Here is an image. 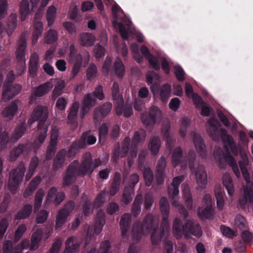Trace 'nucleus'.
Listing matches in <instances>:
<instances>
[{
    "instance_id": "nucleus-9",
    "label": "nucleus",
    "mask_w": 253,
    "mask_h": 253,
    "mask_svg": "<svg viewBox=\"0 0 253 253\" xmlns=\"http://www.w3.org/2000/svg\"><path fill=\"white\" fill-rule=\"evenodd\" d=\"M26 46V42L25 39L21 37L19 39L18 47L16 52V59L18 62V65L16 69V76L21 75L25 69V55Z\"/></svg>"
},
{
    "instance_id": "nucleus-5",
    "label": "nucleus",
    "mask_w": 253,
    "mask_h": 253,
    "mask_svg": "<svg viewBox=\"0 0 253 253\" xmlns=\"http://www.w3.org/2000/svg\"><path fill=\"white\" fill-rule=\"evenodd\" d=\"M48 117V109L45 106L39 105L33 110V123L39 121L37 131V137L33 142V149L34 152L39 149L46 137L49 124L46 123Z\"/></svg>"
},
{
    "instance_id": "nucleus-48",
    "label": "nucleus",
    "mask_w": 253,
    "mask_h": 253,
    "mask_svg": "<svg viewBox=\"0 0 253 253\" xmlns=\"http://www.w3.org/2000/svg\"><path fill=\"white\" fill-rule=\"evenodd\" d=\"M29 12V1L28 0H23L20 6V13L21 21H24Z\"/></svg>"
},
{
    "instance_id": "nucleus-11",
    "label": "nucleus",
    "mask_w": 253,
    "mask_h": 253,
    "mask_svg": "<svg viewBox=\"0 0 253 253\" xmlns=\"http://www.w3.org/2000/svg\"><path fill=\"white\" fill-rule=\"evenodd\" d=\"M203 207L198 208V214L201 219H210L214 215V210L212 207L211 196L209 194H206L202 201Z\"/></svg>"
},
{
    "instance_id": "nucleus-12",
    "label": "nucleus",
    "mask_w": 253,
    "mask_h": 253,
    "mask_svg": "<svg viewBox=\"0 0 253 253\" xmlns=\"http://www.w3.org/2000/svg\"><path fill=\"white\" fill-rule=\"evenodd\" d=\"M21 90V86L18 84H9L4 83L2 88V99L7 101L17 95Z\"/></svg>"
},
{
    "instance_id": "nucleus-27",
    "label": "nucleus",
    "mask_w": 253,
    "mask_h": 253,
    "mask_svg": "<svg viewBox=\"0 0 253 253\" xmlns=\"http://www.w3.org/2000/svg\"><path fill=\"white\" fill-rule=\"evenodd\" d=\"M81 141L74 142L68 150H66V156L69 158H74L80 149L84 148V143Z\"/></svg>"
},
{
    "instance_id": "nucleus-15",
    "label": "nucleus",
    "mask_w": 253,
    "mask_h": 253,
    "mask_svg": "<svg viewBox=\"0 0 253 253\" xmlns=\"http://www.w3.org/2000/svg\"><path fill=\"white\" fill-rule=\"evenodd\" d=\"M208 124L207 132L209 135L213 140H218L219 135L220 136V130H219V127L221 126L220 122L217 119L211 118L208 121Z\"/></svg>"
},
{
    "instance_id": "nucleus-64",
    "label": "nucleus",
    "mask_w": 253,
    "mask_h": 253,
    "mask_svg": "<svg viewBox=\"0 0 253 253\" xmlns=\"http://www.w3.org/2000/svg\"><path fill=\"white\" fill-rule=\"evenodd\" d=\"M62 245L60 240H56L49 250V253H58Z\"/></svg>"
},
{
    "instance_id": "nucleus-4",
    "label": "nucleus",
    "mask_w": 253,
    "mask_h": 253,
    "mask_svg": "<svg viewBox=\"0 0 253 253\" xmlns=\"http://www.w3.org/2000/svg\"><path fill=\"white\" fill-rule=\"evenodd\" d=\"M179 212L185 219L184 224L179 218H175L173 221L172 232L173 235L177 238H180L182 235L188 238L190 235H194L197 238L201 236L202 231L199 223H195L193 220L188 219V212L184 208L179 209Z\"/></svg>"
},
{
    "instance_id": "nucleus-1",
    "label": "nucleus",
    "mask_w": 253,
    "mask_h": 253,
    "mask_svg": "<svg viewBox=\"0 0 253 253\" xmlns=\"http://www.w3.org/2000/svg\"><path fill=\"white\" fill-rule=\"evenodd\" d=\"M160 210L163 218L159 229V223L155 222L154 217L151 214H147L144 218L142 223L135 222L132 229V237L133 239L139 240L143 235H147L152 232L151 240L153 245H158L164 237L165 232L169 228L168 218L169 213V203L165 197L160 201Z\"/></svg>"
},
{
    "instance_id": "nucleus-16",
    "label": "nucleus",
    "mask_w": 253,
    "mask_h": 253,
    "mask_svg": "<svg viewBox=\"0 0 253 253\" xmlns=\"http://www.w3.org/2000/svg\"><path fill=\"white\" fill-rule=\"evenodd\" d=\"M220 133L221 140L223 142L227 143L232 154L235 156H237L239 154H240V149L242 148H239L237 146L232 136L228 134L227 130L223 128H221Z\"/></svg>"
},
{
    "instance_id": "nucleus-57",
    "label": "nucleus",
    "mask_w": 253,
    "mask_h": 253,
    "mask_svg": "<svg viewBox=\"0 0 253 253\" xmlns=\"http://www.w3.org/2000/svg\"><path fill=\"white\" fill-rule=\"evenodd\" d=\"M111 245L110 242L109 241H105L101 242L98 251H97L95 249L92 248L89 252L91 250H95L97 253H109V251Z\"/></svg>"
},
{
    "instance_id": "nucleus-31",
    "label": "nucleus",
    "mask_w": 253,
    "mask_h": 253,
    "mask_svg": "<svg viewBox=\"0 0 253 253\" xmlns=\"http://www.w3.org/2000/svg\"><path fill=\"white\" fill-rule=\"evenodd\" d=\"M143 201L142 195H137L131 207V214L133 216L136 217L141 212V206Z\"/></svg>"
},
{
    "instance_id": "nucleus-10",
    "label": "nucleus",
    "mask_w": 253,
    "mask_h": 253,
    "mask_svg": "<svg viewBox=\"0 0 253 253\" xmlns=\"http://www.w3.org/2000/svg\"><path fill=\"white\" fill-rule=\"evenodd\" d=\"M79 164L78 161L75 160L68 166L64 176L63 177V184L64 186H70L76 181L79 173ZM84 176V175H82Z\"/></svg>"
},
{
    "instance_id": "nucleus-58",
    "label": "nucleus",
    "mask_w": 253,
    "mask_h": 253,
    "mask_svg": "<svg viewBox=\"0 0 253 253\" xmlns=\"http://www.w3.org/2000/svg\"><path fill=\"white\" fill-rule=\"evenodd\" d=\"M9 225L8 219L6 218H2L0 221V240H1L5 233Z\"/></svg>"
},
{
    "instance_id": "nucleus-18",
    "label": "nucleus",
    "mask_w": 253,
    "mask_h": 253,
    "mask_svg": "<svg viewBox=\"0 0 253 253\" xmlns=\"http://www.w3.org/2000/svg\"><path fill=\"white\" fill-rule=\"evenodd\" d=\"M112 104L111 102H107L96 108L94 111L93 118L95 121L99 120L106 117L111 112Z\"/></svg>"
},
{
    "instance_id": "nucleus-13",
    "label": "nucleus",
    "mask_w": 253,
    "mask_h": 253,
    "mask_svg": "<svg viewBox=\"0 0 253 253\" xmlns=\"http://www.w3.org/2000/svg\"><path fill=\"white\" fill-rule=\"evenodd\" d=\"M183 180L182 176H178L173 178L171 186L168 187V192L172 204L176 206L177 201L176 196L179 194V186Z\"/></svg>"
},
{
    "instance_id": "nucleus-7",
    "label": "nucleus",
    "mask_w": 253,
    "mask_h": 253,
    "mask_svg": "<svg viewBox=\"0 0 253 253\" xmlns=\"http://www.w3.org/2000/svg\"><path fill=\"white\" fill-rule=\"evenodd\" d=\"M102 162L99 159H95L92 162L91 155L90 153L86 154L79 167V173L81 175L91 174L94 169L101 165Z\"/></svg>"
},
{
    "instance_id": "nucleus-52",
    "label": "nucleus",
    "mask_w": 253,
    "mask_h": 253,
    "mask_svg": "<svg viewBox=\"0 0 253 253\" xmlns=\"http://www.w3.org/2000/svg\"><path fill=\"white\" fill-rule=\"evenodd\" d=\"M97 69L96 66L91 63L86 70V76L88 80L91 81L93 80L97 75Z\"/></svg>"
},
{
    "instance_id": "nucleus-8",
    "label": "nucleus",
    "mask_w": 253,
    "mask_h": 253,
    "mask_svg": "<svg viewBox=\"0 0 253 253\" xmlns=\"http://www.w3.org/2000/svg\"><path fill=\"white\" fill-rule=\"evenodd\" d=\"M139 180L138 174L134 173L130 176L128 184L125 186L122 194V201L125 205H128L132 201L134 195V187Z\"/></svg>"
},
{
    "instance_id": "nucleus-17",
    "label": "nucleus",
    "mask_w": 253,
    "mask_h": 253,
    "mask_svg": "<svg viewBox=\"0 0 253 253\" xmlns=\"http://www.w3.org/2000/svg\"><path fill=\"white\" fill-rule=\"evenodd\" d=\"M51 231L52 227L49 226L45 229L44 232L42 229H39L33 233V251L38 248L40 243L43 237L45 240L48 238Z\"/></svg>"
},
{
    "instance_id": "nucleus-41",
    "label": "nucleus",
    "mask_w": 253,
    "mask_h": 253,
    "mask_svg": "<svg viewBox=\"0 0 253 253\" xmlns=\"http://www.w3.org/2000/svg\"><path fill=\"white\" fill-rule=\"evenodd\" d=\"M171 86L168 84L163 85L160 89V95L162 102L166 103L170 97Z\"/></svg>"
},
{
    "instance_id": "nucleus-24",
    "label": "nucleus",
    "mask_w": 253,
    "mask_h": 253,
    "mask_svg": "<svg viewBox=\"0 0 253 253\" xmlns=\"http://www.w3.org/2000/svg\"><path fill=\"white\" fill-rule=\"evenodd\" d=\"M131 215L130 213H125L121 217L120 225L123 237H126L130 227Z\"/></svg>"
},
{
    "instance_id": "nucleus-56",
    "label": "nucleus",
    "mask_w": 253,
    "mask_h": 253,
    "mask_svg": "<svg viewBox=\"0 0 253 253\" xmlns=\"http://www.w3.org/2000/svg\"><path fill=\"white\" fill-rule=\"evenodd\" d=\"M106 195V193L102 191L99 193L94 203V207L99 208L102 206L105 201Z\"/></svg>"
},
{
    "instance_id": "nucleus-21",
    "label": "nucleus",
    "mask_w": 253,
    "mask_h": 253,
    "mask_svg": "<svg viewBox=\"0 0 253 253\" xmlns=\"http://www.w3.org/2000/svg\"><path fill=\"white\" fill-rule=\"evenodd\" d=\"M50 0H33V12L35 8H37L34 19L35 20L40 19L44 14V9Z\"/></svg>"
},
{
    "instance_id": "nucleus-22",
    "label": "nucleus",
    "mask_w": 253,
    "mask_h": 253,
    "mask_svg": "<svg viewBox=\"0 0 253 253\" xmlns=\"http://www.w3.org/2000/svg\"><path fill=\"white\" fill-rule=\"evenodd\" d=\"M106 222V216L104 211L100 209L97 212L94 226V231L96 234H99Z\"/></svg>"
},
{
    "instance_id": "nucleus-38",
    "label": "nucleus",
    "mask_w": 253,
    "mask_h": 253,
    "mask_svg": "<svg viewBox=\"0 0 253 253\" xmlns=\"http://www.w3.org/2000/svg\"><path fill=\"white\" fill-rule=\"evenodd\" d=\"M114 71L119 79H122L125 75V67L120 58H117L114 63Z\"/></svg>"
},
{
    "instance_id": "nucleus-39",
    "label": "nucleus",
    "mask_w": 253,
    "mask_h": 253,
    "mask_svg": "<svg viewBox=\"0 0 253 253\" xmlns=\"http://www.w3.org/2000/svg\"><path fill=\"white\" fill-rule=\"evenodd\" d=\"M161 146V140L158 136L153 137L150 140L148 146L153 155H156L159 152Z\"/></svg>"
},
{
    "instance_id": "nucleus-61",
    "label": "nucleus",
    "mask_w": 253,
    "mask_h": 253,
    "mask_svg": "<svg viewBox=\"0 0 253 253\" xmlns=\"http://www.w3.org/2000/svg\"><path fill=\"white\" fill-rule=\"evenodd\" d=\"M57 149V145L49 144H48L46 152V159L50 160L55 155Z\"/></svg>"
},
{
    "instance_id": "nucleus-2",
    "label": "nucleus",
    "mask_w": 253,
    "mask_h": 253,
    "mask_svg": "<svg viewBox=\"0 0 253 253\" xmlns=\"http://www.w3.org/2000/svg\"><path fill=\"white\" fill-rule=\"evenodd\" d=\"M195 160L196 155L193 151H189L186 157H183L182 150L180 147H176L172 152L171 161L173 167L175 168L180 163L186 165L188 162L190 170L195 174L197 183L203 187L207 183V173L204 166L202 165H199L195 170Z\"/></svg>"
},
{
    "instance_id": "nucleus-37",
    "label": "nucleus",
    "mask_w": 253,
    "mask_h": 253,
    "mask_svg": "<svg viewBox=\"0 0 253 253\" xmlns=\"http://www.w3.org/2000/svg\"><path fill=\"white\" fill-rule=\"evenodd\" d=\"M146 136V131L143 129H139L138 130L135 131L131 141L132 146H137L138 143L144 142Z\"/></svg>"
},
{
    "instance_id": "nucleus-34",
    "label": "nucleus",
    "mask_w": 253,
    "mask_h": 253,
    "mask_svg": "<svg viewBox=\"0 0 253 253\" xmlns=\"http://www.w3.org/2000/svg\"><path fill=\"white\" fill-rule=\"evenodd\" d=\"M52 85L51 83L49 82H45L36 88L34 95L37 97H42L47 94Z\"/></svg>"
},
{
    "instance_id": "nucleus-42",
    "label": "nucleus",
    "mask_w": 253,
    "mask_h": 253,
    "mask_svg": "<svg viewBox=\"0 0 253 253\" xmlns=\"http://www.w3.org/2000/svg\"><path fill=\"white\" fill-rule=\"evenodd\" d=\"M58 40V32L55 30L49 29L45 34L44 41L47 44H52Z\"/></svg>"
},
{
    "instance_id": "nucleus-63",
    "label": "nucleus",
    "mask_w": 253,
    "mask_h": 253,
    "mask_svg": "<svg viewBox=\"0 0 253 253\" xmlns=\"http://www.w3.org/2000/svg\"><path fill=\"white\" fill-rule=\"evenodd\" d=\"M7 2L6 0H0V20L7 15Z\"/></svg>"
},
{
    "instance_id": "nucleus-35",
    "label": "nucleus",
    "mask_w": 253,
    "mask_h": 253,
    "mask_svg": "<svg viewBox=\"0 0 253 253\" xmlns=\"http://www.w3.org/2000/svg\"><path fill=\"white\" fill-rule=\"evenodd\" d=\"M94 36L90 33H84L80 35V43L83 46H92L94 44Z\"/></svg>"
},
{
    "instance_id": "nucleus-25",
    "label": "nucleus",
    "mask_w": 253,
    "mask_h": 253,
    "mask_svg": "<svg viewBox=\"0 0 253 253\" xmlns=\"http://www.w3.org/2000/svg\"><path fill=\"white\" fill-rule=\"evenodd\" d=\"M79 103L78 101L73 103L68 115V123L74 126H77V116L79 112Z\"/></svg>"
},
{
    "instance_id": "nucleus-19",
    "label": "nucleus",
    "mask_w": 253,
    "mask_h": 253,
    "mask_svg": "<svg viewBox=\"0 0 253 253\" xmlns=\"http://www.w3.org/2000/svg\"><path fill=\"white\" fill-rule=\"evenodd\" d=\"M241 160L239 162V167L244 177L247 180L249 178V173L246 168L249 165V159L246 150L244 148L240 149Z\"/></svg>"
},
{
    "instance_id": "nucleus-50",
    "label": "nucleus",
    "mask_w": 253,
    "mask_h": 253,
    "mask_svg": "<svg viewBox=\"0 0 253 253\" xmlns=\"http://www.w3.org/2000/svg\"><path fill=\"white\" fill-rule=\"evenodd\" d=\"M113 23L115 26H118L122 39L125 40H127L128 38V32L124 24L122 22H118L116 20H114Z\"/></svg>"
},
{
    "instance_id": "nucleus-40",
    "label": "nucleus",
    "mask_w": 253,
    "mask_h": 253,
    "mask_svg": "<svg viewBox=\"0 0 253 253\" xmlns=\"http://www.w3.org/2000/svg\"><path fill=\"white\" fill-rule=\"evenodd\" d=\"M214 193L217 207L218 210H222L224 205V193L220 187H217L215 189Z\"/></svg>"
},
{
    "instance_id": "nucleus-26",
    "label": "nucleus",
    "mask_w": 253,
    "mask_h": 253,
    "mask_svg": "<svg viewBox=\"0 0 253 253\" xmlns=\"http://www.w3.org/2000/svg\"><path fill=\"white\" fill-rule=\"evenodd\" d=\"M81 141L74 142L68 150H66V156L69 158H74L80 149L84 148V143Z\"/></svg>"
},
{
    "instance_id": "nucleus-33",
    "label": "nucleus",
    "mask_w": 253,
    "mask_h": 253,
    "mask_svg": "<svg viewBox=\"0 0 253 253\" xmlns=\"http://www.w3.org/2000/svg\"><path fill=\"white\" fill-rule=\"evenodd\" d=\"M193 142L198 153L202 155L205 152V146L202 137L197 133L193 134Z\"/></svg>"
},
{
    "instance_id": "nucleus-32",
    "label": "nucleus",
    "mask_w": 253,
    "mask_h": 253,
    "mask_svg": "<svg viewBox=\"0 0 253 253\" xmlns=\"http://www.w3.org/2000/svg\"><path fill=\"white\" fill-rule=\"evenodd\" d=\"M29 148V145L19 144L17 147L15 148L11 152L9 155V160L10 161H14L16 160L20 154L27 152Z\"/></svg>"
},
{
    "instance_id": "nucleus-6",
    "label": "nucleus",
    "mask_w": 253,
    "mask_h": 253,
    "mask_svg": "<svg viewBox=\"0 0 253 253\" xmlns=\"http://www.w3.org/2000/svg\"><path fill=\"white\" fill-rule=\"evenodd\" d=\"M25 171V167L23 163L20 164L17 169H13L11 171L8 186L9 190L13 194L16 193L23 177Z\"/></svg>"
},
{
    "instance_id": "nucleus-43",
    "label": "nucleus",
    "mask_w": 253,
    "mask_h": 253,
    "mask_svg": "<svg viewBox=\"0 0 253 253\" xmlns=\"http://www.w3.org/2000/svg\"><path fill=\"white\" fill-rule=\"evenodd\" d=\"M82 140L84 143V148L86 146V145H91L94 144L96 141V137L91 134H89L87 132H84L82 133L81 138L78 141Z\"/></svg>"
},
{
    "instance_id": "nucleus-30",
    "label": "nucleus",
    "mask_w": 253,
    "mask_h": 253,
    "mask_svg": "<svg viewBox=\"0 0 253 253\" xmlns=\"http://www.w3.org/2000/svg\"><path fill=\"white\" fill-rule=\"evenodd\" d=\"M26 131V127L25 124H20L15 129L13 132L11 137L8 138V142L13 143L17 141L20 138H21L24 134Z\"/></svg>"
},
{
    "instance_id": "nucleus-28",
    "label": "nucleus",
    "mask_w": 253,
    "mask_h": 253,
    "mask_svg": "<svg viewBox=\"0 0 253 253\" xmlns=\"http://www.w3.org/2000/svg\"><path fill=\"white\" fill-rule=\"evenodd\" d=\"M65 246L64 253H76L79 248V245L74 237H69L67 239Z\"/></svg>"
},
{
    "instance_id": "nucleus-3",
    "label": "nucleus",
    "mask_w": 253,
    "mask_h": 253,
    "mask_svg": "<svg viewBox=\"0 0 253 253\" xmlns=\"http://www.w3.org/2000/svg\"><path fill=\"white\" fill-rule=\"evenodd\" d=\"M179 212L185 219L184 224L179 218H175L173 221L172 232L173 235L177 238H180L182 235L188 238L190 235H194L197 238L201 236L202 231L199 223H195L193 220L188 219V212L184 208L179 209Z\"/></svg>"
},
{
    "instance_id": "nucleus-51",
    "label": "nucleus",
    "mask_w": 253,
    "mask_h": 253,
    "mask_svg": "<svg viewBox=\"0 0 253 253\" xmlns=\"http://www.w3.org/2000/svg\"><path fill=\"white\" fill-rule=\"evenodd\" d=\"M2 126L0 124V151L6 147V144L8 141V133L4 131L1 132Z\"/></svg>"
},
{
    "instance_id": "nucleus-14",
    "label": "nucleus",
    "mask_w": 253,
    "mask_h": 253,
    "mask_svg": "<svg viewBox=\"0 0 253 253\" xmlns=\"http://www.w3.org/2000/svg\"><path fill=\"white\" fill-rule=\"evenodd\" d=\"M160 110L156 106H153L149 113H143L141 115L142 123L146 126H153L156 123V119L159 115Z\"/></svg>"
},
{
    "instance_id": "nucleus-53",
    "label": "nucleus",
    "mask_w": 253,
    "mask_h": 253,
    "mask_svg": "<svg viewBox=\"0 0 253 253\" xmlns=\"http://www.w3.org/2000/svg\"><path fill=\"white\" fill-rule=\"evenodd\" d=\"M32 211V206L30 205H26L24 208L17 214L15 219H20L26 218L30 215Z\"/></svg>"
},
{
    "instance_id": "nucleus-23",
    "label": "nucleus",
    "mask_w": 253,
    "mask_h": 253,
    "mask_svg": "<svg viewBox=\"0 0 253 253\" xmlns=\"http://www.w3.org/2000/svg\"><path fill=\"white\" fill-rule=\"evenodd\" d=\"M66 149L59 150L53 162V168L54 171H57L62 168L66 161Z\"/></svg>"
},
{
    "instance_id": "nucleus-60",
    "label": "nucleus",
    "mask_w": 253,
    "mask_h": 253,
    "mask_svg": "<svg viewBox=\"0 0 253 253\" xmlns=\"http://www.w3.org/2000/svg\"><path fill=\"white\" fill-rule=\"evenodd\" d=\"M108 133V127L106 124H103L99 130V141H104Z\"/></svg>"
},
{
    "instance_id": "nucleus-62",
    "label": "nucleus",
    "mask_w": 253,
    "mask_h": 253,
    "mask_svg": "<svg viewBox=\"0 0 253 253\" xmlns=\"http://www.w3.org/2000/svg\"><path fill=\"white\" fill-rule=\"evenodd\" d=\"M149 64L155 71H159L160 70V63L158 58L154 55H152L147 59Z\"/></svg>"
},
{
    "instance_id": "nucleus-46",
    "label": "nucleus",
    "mask_w": 253,
    "mask_h": 253,
    "mask_svg": "<svg viewBox=\"0 0 253 253\" xmlns=\"http://www.w3.org/2000/svg\"><path fill=\"white\" fill-rule=\"evenodd\" d=\"M56 8L54 5L49 6L47 10L46 17L49 27L51 26L54 22L56 17Z\"/></svg>"
},
{
    "instance_id": "nucleus-36",
    "label": "nucleus",
    "mask_w": 253,
    "mask_h": 253,
    "mask_svg": "<svg viewBox=\"0 0 253 253\" xmlns=\"http://www.w3.org/2000/svg\"><path fill=\"white\" fill-rule=\"evenodd\" d=\"M33 44L36 43L40 36H41L43 26L41 21H37L33 26Z\"/></svg>"
},
{
    "instance_id": "nucleus-59",
    "label": "nucleus",
    "mask_w": 253,
    "mask_h": 253,
    "mask_svg": "<svg viewBox=\"0 0 253 253\" xmlns=\"http://www.w3.org/2000/svg\"><path fill=\"white\" fill-rule=\"evenodd\" d=\"M174 74L176 79L180 82L183 81L185 79V72L182 68L177 65L174 67Z\"/></svg>"
},
{
    "instance_id": "nucleus-45",
    "label": "nucleus",
    "mask_w": 253,
    "mask_h": 253,
    "mask_svg": "<svg viewBox=\"0 0 253 253\" xmlns=\"http://www.w3.org/2000/svg\"><path fill=\"white\" fill-rule=\"evenodd\" d=\"M69 214L64 211V210H60L57 215L56 219V228H61L66 222Z\"/></svg>"
},
{
    "instance_id": "nucleus-47",
    "label": "nucleus",
    "mask_w": 253,
    "mask_h": 253,
    "mask_svg": "<svg viewBox=\"0 0 253 253\" xmlns=\"http://www.w3.org/2000/svg\"><path fill=\"white\" fill-rule=\"evenodd\" d=\"M143 175L146 185L147 186H151L154 180L153 172L151 169L149 167L144 168L143 171Z\"/></svg>"
},
{
    "instance_id": "nucleus-29",
    "label": "nucleus",
    "mask_w": 253,
    "mask_h": 253,
    "mask_svg": "<svg viewBox=\"0 0 253 253\" xmlns=\"http://www.w3.org/2000/svg\"><path fill=\"white\" fill-rule=\"evenodd\" d=\"M222 182L228 194L230 196H232L234 193V187L233 180L231 176L228 173H225L222 176Z\"/></svg>"
},
{
    "instance_id": "nucleus-49",
    "label": "nucleus",
    "mask_w": 253,
    "mask_h": 253,
    "mask_svg": "<svg viewBox=\"0 0 253 253\" xmlns=\"http://www.w3.org/2000/svg\"><path fill=\"white\" fill-rule=\"evenodd\" d=\"M130 139L128 136L126 137L122 142L121 150V157L124 158L127 154L129 150Z\"/></svg>"
},
{
    "instance_id": "nucleus-54",
    "label": "nucleus",
    "mask_w": 253,
    "mask_h": 253,
    "mask_svg": "<svg viewBox=\"0 0 253 253\" xmlns=\"http://www.w3.org/2000/svg\"><path fill=\"white\" fill-rule=\"evenodd\" d=\"M49 212L44 210H42L37 213L36 222L37 223H44L47 219Z\"/></svg>"
},
{
    "instance_id": "nucleus-20",
    "label": "nucleus",
    "mask_w": 253,
    "mask_h": 253,
    "mask_svg": "<svg viewBox=\"0 0 253 253\" xmlns=\"http://www.w3.org/2000/svg\"><path fill=\"white\" fill-rule=\"evenodd\" d=\"M19 101L16 100L7 106L2 111V116L7 121L12 120L18 111Z\"/></svg>"
},
{
    "instance_id": "nucleus-55",
    "label": "nucleus",
    "mask_w": 253,
    "mask_h": 253,
    "mask_svg": "<svg viewBox=\"0 0 253 253\" xmlns=\"http://www.w3.org/2000/svg\"><path fill=\"white\" fill-rule=\"evenodd\" d=\"M160 79V76L154 71H149L147 74L146 82L148 84H152L154 81H159Z\"/></svg>"
},
{
    "instance_id": "nucleus-44",
    "label": "nucleus",
    "mask_w": 253,
    "mask_h": 253,
    "mask_svg": "<svg viewBox=\"0 0 253 253\" xmlns=\"http://www.w3.org/2000/svg\"><path fill=\"white\" fill-rule=\"evenodd\" d=\"M44 194V191L42 188L36 192L34 202V212H36L41 207Z\"/></svg>"
}]
</instances>
